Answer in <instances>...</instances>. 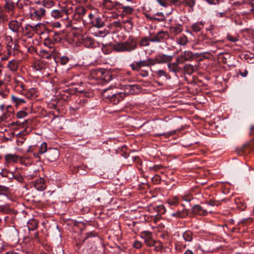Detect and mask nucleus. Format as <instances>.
<instances>
[{
    "label": "nucleus",
    "mask_w": 254,
    "mask_h": 254,
    "mask_svg": "<svg viewBox=\"0 0 254 254\" xmlns=\"http://www.w3.org/2000/svg\"><path fill=\"white\" fill-rule=\"evenodd\" d=\"M137 48V41L131 37L124 42H119L114 44V50L117 52H131Z\"/></svg>",
    "instance_id": "f257e3e1"
},
{
    "label": "nucleus",
    "mask_w": 254,
    "mask_h": 254,
    "mask_svg": "<svg viewBox=\"0 0 254 254\" xmlns=\"http://www.w3.org/2000/svg\"><path fill=\"white\" fill-rule=\"evenodd\" d=\"M155 63L152 58H147L145 60L133 62L130 64L131 69L133 71H139L141 67L154 65Z\"/></svg>",
    "instance_id": "f03ea898"
},
{
    "label": "nucleus",
    "mask_w": 254,
    "mask_h": 254,
    "mask_svg": "<svg viewBox=\"0 0 254 254\" xmlns=\"http://www.w3.org/2000/svg\"><path fill=\"white\" fill-rule=\"evenodd\" d=\"M30 18L33 20H39L44 15L46 10L44 8L32 7L29 8Z\"/></svg>",
    "instance_id": "7ed1b4c3"
},
{
    "label": "nucleus",
    "mask_w": 254,
    "mask_h": 254,
    "mask_svg": "<svg viewBox=\"0 0 254 254\" xmlns=\"http://www.w3.org/2000/svg\"><path fill=\"white\" fill-rule=\"evenodd\" d=\"M169 38L168 32L161 30L157 34H150V41L151 42H164Z\"/></svg>",
    "instance_id": "20e7f679"
},
{
    "label": "nucleus",
    "mask_w": 254,
    "mask_h": 254,
    "mask_svg": "<svg viewBox=\"0 0 254 254\" xmlns=\"http://www.w3.org/2000/svg\"><path fill=\"white\" fill-rule=\"evenodd\" d=\"M97 75L105 83L109 82L113 79L112 72L106 69H101L97 70Z\"/></svg>",
    "instance_id": "39448f33"
},
{
    "label": "nucleus",
    "mask_w": 254,
    "mask_h": 254,
    "mask_svg": "<svg viewBox=\"0 0 254 254\" xmlns=\"http://www.w3.org/2000/svg\"><path fill=\"white\" fill-rule=\"evenodd\" d=\"M173 59V56L170 55H165L163 53H159L156 55L154 59H153L156 64H168L171 62Z\"/></svg>",
    "instance_id": "423d86ee"
},
{
    "label": "nucleus",
    "mask_w": 254,
    "mask_h": 254,
    "mask_svg": "<svg viewBox=\"0 0 254 254\" xmlns=\"http://www.w3.org/2000/svg\"><path fill=\"white\" fill-rule=\"evenodd\" d=\"M178 63L183 64L186 61H191L193 59V54L190 51L182 52L177 58Z\"/></svg>",
    "instance_id": "0eeeda50"
},
{
    "label": "nucleus",
    "mask_w": 254,
    "mask_h": 254,
    "mask_svg": "<svg viewBox=\"0 0 254 254\" xmlns=\"http://www.w3.org/2000/svg\"><path fill=\"white\" fill-rule=\"evenodd\" d=\"M127 94L125 92H116L115 95L106 102L111 103L113 105H117L121 101L123 100Z\"/></svg>",
    "instance_id": "6e6552de"
},
{
    "label": "nucleus",
    "mask_w": 254,
    "mask_h": 254,
    "mask_svg": "<svg viewBox=\"0 0 254 254\" xmlns=\"http://www.w3.org/2000/svg\"><path fill=\"white\" fill-rule=\"evenodd\" d=\"M253 148L252 142L247 143L244 144L242 147L238 149L237 153L240 155L248 154Z\"/></svg>",
    "instance_id": "1a4fd4ad"
},
{
    "label": "nucleus",
    "mask_w": 254,
    "mask_h": 254,
    "mask_svg": "<svg viewBox=\"0 0 254 254\" xmlns=\"http://www.w3.org/2000/svg\"><path fill=\"white\" fill-rule=\"evenodd\" d=\"M81 43L84 46L88 48L95 47V43L91 37L83 36L81 39Z\"/></svg>",
    "instance_id": "9d476101"
},
{
    "label": "nucleus",
    "mask_w": 254,
    "mask_h": 254,
    "mask_svg": "<svg viewBox=\"0 0 254 254\" xmlns=\"http://www.w3.org/2000/svg\"><path fill=\"white\" fill-rule=\"evenodd\" d=\"M22 23L16 20H12L9 22V28L15 33H19V29L21 28Z\"/></svg>",
    "instance_id": "9b49d317"
},
{
    "label": "nucleus",
    "mask_w": 254,
    "mask_h": 254,
    "mask_svg": "<svg viewBox=\"0 0 254 254\" xmlns=\"http://www.w3.org/2000/svg\"><path fill=\"white\" fill-rule=\"evenodd\" d=\"M140 86L136 84H128L125 85V90L127 91H128L127 93H126L127 95H128V94H136L140 91Z\"/></svg>",
    "instance_id": "f8f14e48"
},
{
    "label": "nucleus",
    "mask_w": 254,
    "mask_h": 254,
    "mask_svg": "<svg viewBox=\"0 0 254 254\" xmlns=\"http://www.w3.org/2000/svg\"><path fill=\"white\" fill-rule=\"evenodd\" d=\"M34 187L38 191H43L46 188L45 180L41 178L37 179L33 182Z\"/></svg>",
    "instance_id": "ddd939ff"
},
{
    "label": "nucleus",
    "mask_w": 254,
    "mask_h": 254,
    "mask_svg": "<svg viewBox=\"0 0 254 254\" xmlns=\"http://www.w3.org/2000/svg\"><path fill=\"white\" fill-rule=\"evenodd\" d=\"M116 92L117 91H115V89L114 88H112L111 87L106 88L104 89L102 92V96L106 101L113 97Z\"/></svg>",
    "instance_id": "4468645a"
},
{
    "label": "nucleus",
    "mask_w": 254,
    "mask_h": 254,
    "mask_svg": "<svg viewBox=\"0 0 254 254\" xmlns=\"http://www.w3.org/2000/svg\"><path fill=\"white\" fill-rule=\"evenodd\" d=\"M189 214V210L186 209H183L182 210H178L176 212H173L171 214V216L176 218H185Z\"/></svg>",
    "instance_id": "2eb2a0df"
},
{
    "label": "nucleus",
    "mask_w": 254,
    "mask_h": 254,
    "mask_svg": "<svg viewBox=\"0 0 254 254\" xmlns=\"http://www.w3.org/2000/svg\"><path fill=\"white\" fill-rule=\"evenodd\" d=\"M191 210L192 213L195 214L203 216H206L207 214V211L203 209L202 207L198 204L193 205L191 208Z\"/></svg>",
    "instance_id": "dca6fc26"
},
{
    "label": "nucleus",
    "mask_w": 254,
    "mask_h": 254,
    "mask_svg": "<svg viewBox=\"0 0 254 254\" xmlns=\"http://www.w3.org/2000/svg\"><path fill=\"white\" fill-rule=\"evenodd\" d=\"M91 24L93 26L100 28L102 27L104 25V21L103 19L99 16L96 17L91 20Z\"/></svg>",
    "instance_id": "f3484780"
},
{
    "label": "nucleus",
    "mask_w": 254,
    "mask_h": 254,
    "mask_svg": "<svg viewBox=\"0 0 254 254\" xmlns=\"http://www.w3.org/2000/svg\"><path fill=\"white\" fill-rule=\"evenodd\" d=\"M7 112L3 114V115L0 117V119L2 121L7 122L9 120H10L11 116L12 115L13 109L10 106H8L7 107Z\"/></svg>",
    "instance_id": "a211bd4d"
},
{
    "label": "nucleus",
    "mask_w": 254,
    "mask_h": 254,
    "mask_svg": "<svg viewBox=\"0 0 254 254\" xmlns=\"http://www.w3.org/2000/svg\"><path fill=\"white\" fill-rule=\"evenodd\" d=\"M180 63H178L177 60H176V62L174 63H170L168 64V67L169 69V70L171 72H173L175 73L180 72L182 68L179 66V64Z\"/></svg>",
    "instance_id": "6ab92c4d"
},
{
    "label": "nucleus",
    "mask_w": 254,
    "mask_h": 254,
    "mask_svg": "<svg viewBox=\"0 0 254 254\" xmlns=\"http://www.w3.org/2000/svg\"><path fill=\"white\" fill-rule=\"evenodd\" d=\"M115 4L117 6H118L119 8H122L123 9V12L126 14H130L132 13L133 11L132 7L129 6H124L119 2H116Z\"/></svg>",
    "instance_id": "aec40b11"
},
{
    "label": "nucleus",
    "mask_w": 254,
    "mask_h": 254,
    "mask_svg": "<svg viewBox=\"0 0 254 254\" xmlns=\"http://www.w3.org/2000/svg\"><path fill=\"white\" fill-rule=\"evenodd\" d=\"M0 195L5 196L7 198H9L10 197V189L4 186H0Z\"/></svg>",
    "instance_id": "412c9836"
},
{
    "label": "nucleus",
    "mask_w": 254,
    "mask_h": 254,
    "mask_svg": "<svg viewBox=\"0 0 254 254\" xmlns=\"http://www.w3.org/2000/svg\"><path fill=\"white\" fill-rule=\"evenodd\" d=\"M18 159V156L12 154H8L5 155V160L7 163L16 162Z\"/></svg>",
    "instance_id": "4be33fe9"
},
{
    "label": "nucleus",
    "mask_w": 254,
    "mask_h": 254,
    "mask_svg": "<svg viewBox=\"0 0 254 254\" xmlns=\"http://www.w3.org/2000/svg\"><path fill=\"white\" fill-rule=\"evenodd\" d=\"M48 37H51L55 43L61 42L62 39L60 33L56 32H51Z\"/></svg>",
    "instance_id": "5701e85b"
},
{
    "label": "nucleus",
    "mask_w": 254,
    "mask_h": 254,
    "mask_svg": "<svg viewBox=\"0 0 254 254\" xmlns=\"http://www.w3.org/2000/svg\"><path fill=\"white\" fill-rule=\"evenodd\" d=\"M113 50H114V45L113 44L103 45L102 47V51L105 54H110Z\"/></svg>",
    "instance_id": "b1692460"
},
{
    "label": "nucleus",
    "mask_w": 254,
    "mask_h": 254,
    "mask_svg": "<svg viewBox=\"0 0 254 254\" xmlns=\"http://www.w3.org/2000/svg\"><path fill=\"white\" fill-rule=\"evenodd\" d=\"M14 3L13 1L9 0H6L4 8L8 12H12L14 9Z\"/></svg>",
    "instance_id": "393cba45"
},
{
    "label": "nucleus",
    "mask_w": 254,
    "mask_h": 254,
    "mask_svg": "<svg viewBox=\"0 0 254 254\" xmlns=\"http://www.w3.org/2000/svg\"><path fill=\"white\" fill-rule=\"evenodd\" d=\"M27 227L29 231H34L38 227V223L35 220H30L27 223Z\"/></svg>",
    "instance_id": "a878e982"
},
{
    "label": "nucleus",
    "mask_w": 254,
    "mask_h": 254,
    "mask_svg": "<svg viewBox=\"0 0 254 254\" xmlns=\"http://www.w3.org/2000/svg\"><path fill=\"white\" fill-rule=\"evenodd\" d=\"M18 63L14 60L10 61L8 64V67L12 72H15L17 70Z\"/></svg>",
    "instance_id": "bb28decb"
},
{
    "label": "nucleus",
    "mask_w": 254,
    "mask_h": 254,
    "mask_svg": "<svg viewBox=\"0 0 254 254\" xmlns=\"http://www.w3.org/2000/svg\"><path fill=\"white\" fill-rule=\"evenodd\" d=\"M192 232L190 230L185 231L183 234V238L186 242H191L192 240Z\"/></svg>",
    "instance_id": "cd10ccee"
},
{
    "label": "nucleus",
    "mask_w": 254,
    "mask_h": 254,
    "mask_svg": "<svg viewBox=\"0 0 254 254\" xmlns=\"http://www.w3.org/2000/svg\"><path fill=\"white\" fill-rule=\"evenodd\" d=\"M55 42L53 41V39L51 37H48L45 38L44 40V44L49 48L52 49L54 47Z\"/></svg>",
    "instance_id": "c85d7f7f"
},
{
    "label": "nucleus",
    "mask_w": 254,
    "mask_h": 254,
    "mask_svg": "<svg viewBox=\"0 0 254 254\" xmlns=\"http://www.w3.org/2000/svg\"><path fill=\"white\" fill-rule=\"evenodd\" d=\"M203 27V24L202 23H195L192 25L191 27V29L192 31L194 32H199L202 29Z\"/></svg>",
    "instance_id": "c756f323"
},
{
    "label": "nucleus",
    "mask_w": 254,
    "mask_h": 254,
    "mask_svg": "<svg viewBox=\"0 0 254 254\" xmlns=\"http://www.w3.org/2000/svg\"><path fill=\"white\" fill-rule=\"evenodd\" d=\"M64 14H65V12L59 10H54L51 12V15L55 18L62 17Z\"/></svg>",
    "instance_id": "7c9ffc66"
},
{
    "label": "nucleus",
    "mask_w": 254,
    "mask_h": 254,
    "mask_svg": "<svg viewBox=\"0 0 254 254\" xmlns=\"http://www.w3.org/2000/svg\"><path fill=\"white\" fill-rule=\"evenodd\" d=\"M144 15L145 16V17L147 19V20H149L150 21H157L158 22H162L164 21L165 20V18L161 17V18H157L155 16H151L149 14L144 13Z\"/></svg>",
    "instance_id": "2f4dec72"
},
{
    "label": "nucleus",
    "mask_w": 254,
    "mask_h": 254,
    "mask_svg": "<svg viewBox=\"0 0 254 254\" xmlns=\"http://www.w3.org/2000/svg\"><path fill=\"white\" fill-rule=\"evenodd\" d=\"M140 237L144 239V242L152 237V234L149 231H142L140 233Z\"/></svg>",
    "instance_id": "473e14b6"
},
{
    "label": "nucleus",
    "mask_w": 254,
    "mask_h": 254,
    "mask_svg": "<svg viewBox=\"0 0 254 254\" xmlns=\"http://www.w3.org/2000/svg\"><path fill=\"white\" fill-rule=\"evenodd\" d=\"M39 56L42 58L49 60L52 57V54L46 50H42L39 53Z\"/></svg>",
    "instance_id": "72a5a7b5"
},
{
    "label": "nucleus",
    "mask_w": 254,
    "mask_h": 254,
    "mask_svg": "<svg viewBox=\"0 0 254 254\" xmlns=\"http://www.w3.org/2000/svg\"><path fill=\"white\" fill-rule=\"evenodd\" d=\"M185 72L189 75H191L194 72L193 66L190 64H187L184 67Z\"/></svg>",
    "instance_id": "f704fd0d"
},
{
    "label": "nucleus",
    "mask_w": 254,
    "mask_h": 254,
    "mask_svg": "<svg viewBox=\"0 0 254 254\" xmlns=\"http://www.w3.org/2000/svg\"><path fill=\"white\" fill-rule=\"evenodd\" d=\"M176 132V130L171 131L168 132H164L162 133H157L154 135L155 137H159L160 136H163L166 138H168L171 135H174Z\"/></svg>",
    "instance_id": "c9c22d12"
},
{
    "label": "nucleus",
    "mask_w": 254,
    "mask_h": 254,
    "mask_svg": "<svg viewBox=\"0 0 254 254\" xmlns=\"http://www.w3.org/2000/svg\"><path fill=\"white\" fill-rule=\"evenodd\" d=\"M12 101L16 105H20L22 103H24L25 101L22 98H19L14 96L11 97Z\"/></svg>",
    "instance_id": "e433bc0d"
},
{
    "label": "nucleus",
    "mask_w": 254,
    "mask_h": 254,
    "mask_svg": "<svg viewBox=\"0 0 254 254\" xmlns=\"http://www.w3.org/2000/svg\"><path fill=\"white\" fill-rule=\"evenodd\" d=\"M158 77L165 76L166 79H170V76L163 70H158L155 71Z\"/></svg>",
    "instance_id": "4c0bfd02"
},
{
    "label": "nucleus",
    "mask_w": 254,
    "mask_h": 254,
    "mask_svg": "<svg viewBox=\"0 0 254 254\" xmlns=\"http://www.w3.org/2000/svg\"><path fill=\"white\" fill-rule=\"evenodd\" d=\"M149 42H150V37L148 38V37H145L144 38H143L140 40L139 45L141 47L148 46L149 45Z\"/></svg>",
    "instance_id": "58836bf2"
},
{
    "label": "nucleus",
    "mask_w": 254,
    "mask_h": 254,
    "mask_svg": "<svg viewBox=\"0 0 254 254\" xmlns=\"http://www.w3.org/2000/svg\"><path fill=\"white\" fill-rule=\"evenodd\" d=\"M47 150V144L46 142H43L39 150V154H43L45 152H46Z\"/></svg>",
    "instance_id": "ea45409f"
},
{
    "label": "nucleus",
    "mask_w": 254,
    "mask_h": 254,
    "mask_svg": "<svg viewBox=\"0 0 254 254\" xmlns=\"http://www.w3.org/2000/svg\"><path fill=\"white\" fill-rule=\"evenodd\" d=\"M195 3V0H183L182 1V4L185 3L187 6L192 7Z\"/></svg>",
    "instance_id": "a19ab883"
},
{
    "label": "nucleus",
    "mask_w": 254,
    "mask_h": 254,
    "mask_svg": "<svg viewBox=\"0 0 254 254\" xmlns=\"http://www.w3.org/2000/svg\"><path fill=\"white\" fill-rule=\"evenodd\" d=\"M181 197L183 200L188 202L190 201L193 199L192 196L190 193L184 194L181 196Z\"/></svg>",
    "instance_id": "79ce46f5"
},
{
    "label": "nucleus",
    "mask_w": 254,
    "mask_h": 254,
    "mask_svg": "<svg viewBox=\"0 0 254 254\" xmlns=\"http://www.w3.org/2000/svg\"><path fill=\"white\" fill-rule=\"evenodd\" d=\"M7 20V16L2 10H0V25Z\"/></svg>",
    "instance_id": "37998d69"
},
{
    "label": "nucleus",
    "mask_w": 254,
    "mask_h": 254,
    "mask_svg": "<svg viewBox=\"0 0 254 254\" xmlns=\"http://www.w3.org/2000/svg\"><path fill=\"white\" fill-rule=\"evenodd\" d=\"M207 203L211 206H219L221 204V202L218 200H215L213 199H210L208 201H207Z\"/></svg>",
    "instance_id": "c03bdc74"
},
{
    "label": "nucleus",
    "mask_w": 254,
    "mask_h": 254,
    "mask_svg": "<svg viewBox=\"0 0 254 254\" xmlns=\"http://www.w3.org/2000/svg\"><path fill=\"white\" fill-rule=\"evenodd\" d=\"M145 243L148 247H153L155 246L156 242L151 237L150 239L145 241Z\"/></svg>",
    "instance_id": "a18cd8bd"
},
{
    "label": "nucleus",
    "mask_w": 254,
    "mask_h": 254,
    "mask_svg": "<svg viewBox=\"0 0 254 254\" xmlns=\"http://www.w3.org/2000/svg\"><path fill=\"white\" fill-rule=\"evenodd\" d=\"M178 42L181 45H185L188 42L187 38L186 37H180L179 39Z\"/></svg>",
    "instance_id": "49530a36"
},
{
    "label": "nucleus",
    "mask_w": 254,
    "mask_h": 254,
    "mask_svg": "<svg viewBox=\"0 0 254 254\" xmlns=\"http://www.w3.org/2000/svg\"><path fill=\"white\" fill-rule=\"evenodd\" d=\"M169 204L173 205H177L179 203V200L177 197H173L172 199H170Z\"/></svg>",
    "instance_id": "de8ad7c7"
},
{
    "label": "nucleus",
    "mask_w": 254,
    "mask_h": 254,
    "mask_svg": "<svg viewBox=\"0 0 254 254\" xmlns=\"http://www.w3.org/2000/svg\"><path fill=\"white\" fill-rule=\"evenodd\" d=\"M157 211L160 214H163L165 213L166 210L164 205H160L157 206Z\"/></svg>",
    "instance_id": "09e8293b"
},
{
    "label": "nucleus",
    "mask_w": 254,
    "mask_h": 254,
    "mask_svg": "<svg viewBox=\"0 0 254 254\" xmlns=\"http://www.w3.org/2000/svg\"><path fill=\"white\" fill-rule=\"evenodd\" d=\"M69 61V58L66 56H62L60 58V63L61 64L65 65Z\"/></svg>",
    "instance_id": "8fccbe9b"
},
{
    "label": "nucleus",
    "mask_w": 254,
    "mask_h": 254,
    "mask_svg": "<svg viewBox=\"0 0 254 254\" xmlns=\"http://www.w3.org/2000/svg\"><path fill=\"white\" fill-rule=\"evenodd\" d=\"M27 115L28 113L24 111H20L17 113V117L19 119L25 117Z\"/></svg>",
    "instance_id": "3c124183"
},
{
    "label": "nucleus",
    "mask_w": 254,
    "mask_h": 254,
    "mask_svg": "<svg viewBox=\"0 0 254 254\" xmlns=\"http://www.w3.org/2000/svg\"><path fill=\"white\" fill-rule=\"evenodd\" d=\"M245 58L247 60H249L250 63H254V54H250V55H245Z\"/></svg>",
    "instance_id": "603ef678"
},
{
    "label": "nucleus",
    "mask_w": 254,
    "mask_h": 254,
    "mask_svg": "<svg viewBox=\"0 0 254 254\" xmlns=\"http://www.w3.org/2000/svg\"><path fill=\"white\" fill-rule=\"evenodd\" d=\"M14 179L19 182H22L23 181L22 176L18 173H14Z\"/></svg>",
    "instance_id": "864d4df0"
},
{
    "label": "nucleus",
    "mask_w": 254,
    "mask_h": 254,
    "mask_svg": "<svg viewBox=\"0 0 254 254\" xmlns=\"http://www.w3.org/2000/svg\"><path fill=\"white\" fill-rule=\"evenodd\" d=\"M239 74L243 77H246L248 74V71L246 69H240L239 70Z\"/></svg>",
    "instance_id": "5fc2aeb1"
},
{
    "label": "nucleus",
    "mask_w": 254,
    "mask_h": 254,
    "mask_svg": "<svg viewBox=\"0 0 254 254\" xmlns=\"http://www.w3.org/2000/svg\"><path fill=\"white\" fill-rule=\"evenodd\" d=\"M133 247L136 249H140L142 247V244L139 241H136L133 244Z\"/></svg>",
    "instance_id": "6e6d98bb"
},
{
    "label": "nucleus",
    "mask_w": 254,
    "mask_h": 254,
    "mask_svg": "<svg viewBox=\"0 0 254 254\" xmlns=\"http://www.w3.org/2000/svg\"><path fill=\"white\" fill-rule=\"evenodd\" d=\"M8 173H9V171H7V170H6V169H2V171L0 172V175L2 177H6V178L7 175L8 174Z\"/></svg>",
    "instance_id": "4d7b16f0"
},
{
    "label": "nucleus",
    "mask_w": 254,
    "mask_h": 254,
    "mask_svg": "<svg viewBox=\"0 0 254 254\" xmlns=\"http://www.w3.org/2000/svg\"><path fill=\"white\" fill-rule=\"evenodd\" d=\"M87 10L84 8H81L79 10L78 13L80 16H83L85 14Z\"/></svg>",
    "instance_id": "13d9d810"
},
{
    "label": "nucleus",
    "mask_w": 254,
    "mask_h": 254,
    "mask_svg": "<svg viewBox=\"0 0 254 254\" xmlns=\"http://www.w3.org/2000/svg\"><path fill=\"white\" fill-rule=\"evenodd\" d=\"M170 1L172 3L175 5H179L182 4V1L181 0H170Z\"/></svg>",
    "instance_id": "bf43d9fd"
},
{
    "label": "nucleus",
    "mask_w": 254,
    "mask_h": 254,
    "mask_svg": "<svg viewBox=\"0 0 254 254\" xmlns=\"http://www.w3.org/2000/svg\"><path fill=\"white\" fill-rule=\"evenodd\" d=\"M162 6L167 7V4L165 0H156Z\"/></svg>",
    "instance_id": "052dcab7"
},
{
    "label": "nucleus",
    "mask_w": 254,
    "mask_h": 254,
    "mask_svg": "<svg viewBox=\"0 0 254 254\" xmlns=\"http://www.w3.org/2000/svg\"><path fill=\"white\" fill-rule=\"evenodd\" d=\"M140 75L142 77H147L148 75V72L147 70H141Z\"/></svg>",
    "instance_id": "680f3d73"
},
{
    "label": "nucleus",
    "mask_w": 254,
    "mask_h": 254,
    "mask_svg": "<svg viewBox=\"0 0 254 254\" xmlns=\"http://www.w3.org/2000/svg\"><path fill=\"white\" fill-rule=\"evenodd\" d=\"M14 173L13 172H10L9 171L8 174L7 175L6 178H7L8 179L12 180L14 179Z\"/></svg>",
    "instance_id": "e2e57ef3"
},
{
    "label": "nucleus",
    "mask_w": 254,
    "mask_h": 254,
    "mask_svg": "<svg viewBox=\"0 0 254 254\" xmlns=\"http://www.w3.org/2000/svg\"><path fill=\"white\" fill-rule=\"evenodd\" d=\"M228 39L231 42H235L238 41V39L236 38L231 36V35H228L227 36Z\"/></svg>",
    "instance_id": "0e129e2a"
},
{
    "label": "nucleus",
    "mask_w": 254,
    "mask_h": 254,
    "mask_svg": "<svg viewBox=\"0 0 254 254\" xmlns=\"http://www.w3.org/2000/svg\"><path fill=\"white\" fill-rule=\"evenodd\" d=\"M174 31L173 32L175 33V34H177L178 33H179L182 31V29L180 27H176L175 28H173Z\"/></svg>",
    "instance_id": "69168bd1"
},
{
    "label": "nucleus",
    "mask_w": 254,
    "mask_h": 254,
    "mask_svg": "<svg viewBox=\"0 0 254 254\" xmlns=\"http://www.w3.org/2000/svg\"><path fill=\"white\" fill-rule=\"evenodd\" d=\"M86 235H87V237L86 238H85L86 239H87L88 238H91V237H95L96 236V235L93 232H89V233H87L86 234Z\"/></svg>",
    "instance_id": "338daca9"
},
{
    "label": "nucleus",
    "mask_w": 254,
    "mask_h": 254,
    "mask_svg": "<svg viewBox=\"0 0 254 254\" xmlns=\"http://www.w3.org/2000/svg\"><path fill=\"white\" fill-rule=\"evenodd\" d=\"M249 4L251 7V10L254 12V0H251Z\"/></svg>",
    "instance_id": "774afa93"
}]
</instances>
